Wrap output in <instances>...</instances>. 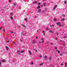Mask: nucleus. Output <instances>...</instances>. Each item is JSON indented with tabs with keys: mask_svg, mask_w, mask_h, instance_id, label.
Returning a JSON list of instances; mask_svg holds the SVG:
<instances>
[{
	"mask_svg": "<svg viewBox=\"0 0 67 67\" xmlns=\"http://www.w3.org/2000/svg\"><path fill=\"white\" fill-rule=\"evenodd\" d=\"M13 43H14V44H15V42H13Z\"/></svg>",
	"mask_w": 67,
	"mask_h": 67,
	"instance_id": "052dcab7",
	"label": "nucleus"
},
{
	"mask_svg": "<svg viewBox=\"0 0 67 67\" xmlns=\"http://www.w3.org/2000/svg\"><path fill=\"white\" fill-rule=\"evenodd\" d=\"M37 1H35L33 2V3H36Z\"/></svg>",
	"mask_w": 67,
	"mask_h": 67,
	"instance_id": "6e6552de",
	"label": "nucleus"
},
{
	"mask_svg": "<svg viewBox=\"0 0 67 67\" xmlns=\"http://www.w3.org/2000/svg\"><path fill=\"white\" fill-rule=\"evenodd\" d=\"M55 49H57V47H55Z\"/></svg>",
	"mask_w": 67,
	"mask_h": 67,
	"instance_id": "f704fd0d",
	"label": "nucleus"
},
{
	"mask_svg": "<svg viewBox=\"0 0 67 67\" xmlns=\"http://www.w3.org/2000/svg\"><path fill=\"white\" fill-rule=\"evenodd\" d=\"M52 26H53V27H54V25H52Z\"/></svg>",
	"mask_w": 67,
	"mask_h": 67,
	"instance_id": "49530a36",
	"label": "nucleus"
},
{
	"mask_svg": "<svg viewBox=\"0 0 67 67\" xmlns=\"http://www.w3.org/2000/svg\"><path fill=\"white\" fill-rule=\"evenodd\" d=\"M29 53L31 55H32V53H31V51H29Z\"/></svg>",
	"mask_w": 67,
	"mask_h": 67,
	"instance_id": "0eeeda50",
	"label": "nucleus"
},
{
	"mask_svg": "<svg viewBox=\"0 0 67 67\" xmlns=\"http://www.w3.org/2000/svg\"><path fill=\"white\" fill-rule=\"evenodd\" d=\"M57 20V19L56 18H54V21H56V20Z\"/></svg>",
	"mask_w": 67,
	"mask_h": 67,
	"instance_id": "4be33fe9",
	"label": "nucleus"
},
{
	"mask_svg": "<svg viewBox=\"0 0 67 67\" xmlns=\"http://www.w3.org/2000/svg\"><path fill=\"white\" fill-rule=\"evenodd\" d=\"M43 5L44 6H46V3H43Z\"/></svg>",
	"mask_w": 67,
	"mask_h": 67,
	"instance_id": "9d476101",
	"label": "nucleus"
},
{
	"mask_svg": "<svg viewBox=\"0 0 67 67\" xmlns=\"http://www.w3.org/2000/svg\"><path fill=\"white\" fill-rule=\"evenodd\" d=\"M9 2H11V0H9Z\"/></svg>",
	"mask_w": 67,
	"mask_h": 67,
	"instance_id": "c03bdc74",
	"label": "nucleus"
},
{
	"mask_svg": "<svg viewBox=\"0 0 67 67\" xmlns=\"http://www.w3.org/2000/svg\"><path fill=\"white\" fill-rule=\"evenodd\" d=\"M32 43H33V44H35V41H33Z\"/></svg>",
	"mask_w": 67,
	"mask_h": 67,
	"instance_id": "ddd939ff",
	"label": "nucleus"
},
{
	"mask_svg": "<svg viewBox=\"0 0 67 67\" xmlns=\"http://www.w3.org/2000/svg\"><path fill=\"white\" fill-rule=\"evenodd\" d=\"M42 32L43 33V35H45V31H42Z\"/></svg>",
	"mask_w": 67,
	"mask_h": 67,
	"instance_id": "20e7f679",
	"label": "nucleus"
},
{
	"mask_svg": "<svg viewBox=\"0 0 67 67\" xmlns=\"http://www.w3.org/2000/svg\"><path fill=\"white\" fill-rule=\"evenodd\" d=\"M43 64H44V63H41V64H39V66H42V65H43Z\"/></svg>",
	"mask_w": 67,
	"mask_h": 67,
	"instance_id": "f8f14e48",
	"label": "nucleus"
},
{
	"mask_svg": "<svg viewBox=\"0 0 67 67\" xmlns=\"http://www.w3.org/2000/svg\"><path fill=\"white\" fill-rule=\"evenodd\" d=\"M46 30H47V31H48V30H49V29L47 27H46Z\"/></svg>",
	"mask_w": 67,
	"mask_h": 67,
	"instance_id": "2f4dec72",
	"label": "nucleus"
},
{
	"mask_svg": "<svg viewBox=\"0 0 67 67\" xmlns=\"http://www.w3.org/2000/svg\"><path fill=\"white\" fill-rule=\"evenodd\" d=\"M59 55H60V56H63V54L61 53V54H59Z\"/></svg>",
	"mask_w": 67,
	"mask_h": 67,
	"instance_id": "aec40b11",
	"label": "nucleus"
},
{
	"mask_svg": "<svg viewBox=\"0 0 67 67\" xmlns=\"http://www.w3.org/2000/svg\"><path fill=\"white\" fill-rule=\"evenodd\" d=\"M65 21V19H63L61 20V21Z\"/></svg>",
	"mask_w": 67,
	"mask_h": 67,
	"instance_id": "5701e85b",
	"label": "nucleus"
},
{
	"mask_svg": "<svg viewBox=\"0 0 67 67\" xmlns=\"http://www.w3.org/2000/svg\"><path fill=\"white\" fill-rule=\"evenodd\" d=\"M1 62H5V60H2Z\"/></svg>",
	"mask_w": 67,
	"mask_h": 67,
	"instance_id": "1a4fd4ad",
	"label": "nucleus"
},
{
	"mask_svg": "<svg viewBox=\"0 0 67 67\" xmlns=\"http://www.w3.org/2000/svg\"><path fill=\"white\" fill-rule=\"evenodd\" d=\"M63 26H64V25H62V27H63Z\"/></svg>",
	"mask_w": 67,
	"mask_h": 67,
	"instance_id": "6e6d98bb",
	"label": "nucleus"
},
{
	"mask_svg": "<svg viewBox=\"0 0 67 67\" xmlns=\"http://www.w3.org/2000/svg\"><path fill=\"white\" fill-rule=\"evenodd\" d=\"M67 37L66 36H65L63 37V38H66Z\"/></svg>",
	"mask_w": 67,
	"mask_h": 67,
	"instance_id": "c85d7f7f",
	"label": "nucleus"
},
{
	"mask_svg": "<svg viewBox=\"0 0 67 67\" xmlns=\"http://www.w3.org/2000/svg\"><path fill=\"white\" fill-rule=\"evenodd\" d=\"M51 44H53V43H52V42H51Z\"/></svg>",
	"mask_w": 67,
	"mask_h": 67,
	"instance_id": "864d4df0",
	"label": "nucleus"
},
{
	"mask_svg": "<svg viewBox=\"0 0 67 67\" xmlns=\"http://www.w3.org/2000/svg\"><path fill=\"white\" fill-rule=\"evenodd\" d=\"M38 42H39V43H42V41L41 42V41H39Z\"/></svg>",
	"mask_w": 67,
	"mask_h": 67,
	"instance_id": "cd10ccee",
	"label": "nucleus"
},
{
	"mask_svg": "<svg viewBox=\"0 0 67 67\" xmlns=\"http://www.w3.org/2000/svg\"><path fill=\"white\" fill-rule=\"evenodd\" d=\"M31 64H32V65H33V64H34V63H33V62H31Z\"/></svg>",
	"mask_w": 67,
	"mask_h": 67,
	"instance_id": "b1692460",
	"label": "nucleus"
},
{
	"mask_svg": "<svg viewBox=\"0 0 67 67\" xmlns=\"http://www.w3.org/2000/svg\"><path fill=\"white\" fill-rule=\"evenodd\" d=\"M65 16V15H63V17H64Z\"/></svg>",
	"mask_w": 67,
	"mask_h": 67,
	"instance_id": "09e8293b",
	"label": "nucleus"
},
{
	"mask_svg": "<svg viewBox=\"0 0 67 67\" xmlns=\"http://www.w3.org/2000/svg\"><path fill=\"white\" fill-rule=\"evenodd\" d=\"M14 5H16V4L15 3H14Z\"/></svg>",
	"mask_w": 67,
	"mask_h": 67,
	"instance_id": "a19ab883",
	"label": "nucleus"
},
{
	"mask_svg": "<svg viewBox=\"0 0 67 67\" xmlns=\"http://www.w3.org/2000/svg\"><path fill=\"white\" fill-rule=\"evenodd\" d=\"M59 34L57 33V35H58Z\"/></svg>",
	"mask_w": 67,
	"mask_h": 67,
	"instance_id": "3c124183",
	"label": "nucleus"
},
{
	"mask_svg": "<svg viewBox=\"0 0 67 67\" xmlns=\"http://www.w3.org/2000/svg\"><path fill=\"white\" fill-rule=\"evenodd\" d=\"M56 24H57V25H60V23L59 22H58Z\"/></svg>",
	"mask_w": 67,
	"mask_h": 67,
	"instance_id": "7ed1b4c3",
	"label": "nucleus"
},
{
	"mask_svg": "<svg viewBox=\"0 0 67 67\" xmlns=\"http://www.w3.org/2000/svg\"><path fill=\"white\" fill-rule=\"evenodd\" d=\"M41 41H42V43H44V38H41Z\"/></svg>",
	"mask_w": 67,
	"mask_h": 67,
	"instance_id": "f257e3e1",
	"label": "nucleus"
},
{
	"mask_svg": "<svg viewBox=\"0 0 67 67\" xmlns=\"http://www.w3.org/2000/svg\"><path fill=\"white\" fill-rule=\"evenodd\" d=\"M50 26H51V27H52V26L51 25H50Z\"/></svg>",
	"mask_w": 67,
	"mask_h": 67,
	"instance_id": "680f3d73",
	"label": "nucleus"
},
{
	"mask_svg": "<svg viewBox=\"0 0 67 67\" xmlns=\"http://www.w3.org/2000/svg\"><path fill=\"white\" fill-rule=\"evenodd\" d=\"M55 40H57V37H55Z\"/></svg>",
	"mask_w": 67,
	"mask_h": 67,
	"instance_id": "7c9ffc66",
	"label": "nucleus"
},
{
	"mask_svg": "<svg viewBox=\"0 0 67 67\" xmlns=\"http://www.w3.org/2000/svg\"><path fill=\"white\" fill-rule=\"evenodd\" d=\"M10 19H11L12 20H13V17H12V16H10Z\"/></svg>",
	"mask_w": 67,
	"mask_h": 67,
	"instance_id": "a211bd4d",
	"label": "nucleus"
},
{
	"mask_svg": "<svg viewBox=\"0 0 67 67\" xmlns=\"http://www.w3.org/2000/svg\"><path fill=\"white\" fill-rule=\"evenodd\" d=\"M12 33H13V32H12Z\"/></svg>",
	"mask_w": 67,
	"mask_h": 67,
	"instance_id": "0e129e2a",
	"label": "nucleus"
},
{
	"mask_svg": "<svg viewBox=\"0 0 67 67\" xmlns=\"http://www.w3.org/2000/svg\"><path fill=\"white\" fill-rule=\"evenodd\" d=\"M2 27H0V30H1Z\"/></svg>",
	"mask_w": 67,
	"mask_h": 67,
	"instance_id": "473e14b6",
	"label": "nucleus"
},
{
	"mask_svg": "<svg viewBox=\"0 0 67 67\" xmlns=\"http://www.w3.org/2000/svg\"><path fill=\"white\" fill-rule=\"evenodd\" d=\"M20 41H21V40H20Z\"/></svg>",
	"mask_w": 67,
	"mask_h": 67,
	"instance_id": "338daca9",
	"label": "nucleus"
},
{
	"mask_svg": "<svg viewBox=\"0 0 67 67\" xmlns=\"http://www.w3.org/2000/svg\"><path fill=\"white\" fill-rule=\"evenodd\" d=\"M53 67H54V66H53Z\"/></svg>",
	"mask_w": 67,
	"mask_h": 67,
	"instance_id": "69168bd1",
	"label": "nucleus"
},
{
	"mask_svg": "<svg viewBox=\"0 0 67 67\" xmlns=\"http://www.w3.org/2000/svg\"><path fill=\"white\" fill-rule=\"evenodd\" d=\"M57 5H55V7H54V8H55V9H56V7H57Z\"/></svg>",
	"mask_w": 67,
	"mask_h": 67,
	"instance_id": "a878e982",
	"label": "nucleus"
},
{
	"mask_svg": "<svg viewBox=\"0 0 67 67\" xmlns=\"http://www.w3.org/2000/svg\"><path fill=\"white\" fill-rule=\"evenodd\" d=\"M49 31L50 33H52L53 32V31L52 30H50Z\"/></svg>",
	"mask_w": 67,
	"mask_h": 67,
	"instance_id": "c756f323",
	"label": "nucleus"
},
{
	"mask_svg": "<svg viewBox=\"0 0 67 67\" xmlns=\"http://www.w3.org/2000/svg\"><path fill=\"white\" fill-rule=\"evenodd\" d=\"M40 8V6H38L37 7V9H39V8Z\"/></svg>",
	"mask_w": 67,
	"mask_h": 67,
	"instance_id": "4468645a",
	"label": "nucleus"
},
{
	"mask_svg": "<svg viewBox=\"0 0 67 67\" xmlns=\"http://www.w3.org/2000/svg\"><path fill=\"white\" fill-rule=\"evenodd\" d=\"M65 67H67V64L66 63V62L65 63Z\"/></svg>",
	"mask_w": 67,
	"mask_h": 67,
	"instance_id": "f3484780",
	"label": "nucleus"
},
{
	"mask_svg": "<svg viewBox=\"0 0 67 67\" xmlns=\"http://www.w3.org/2000/svg\"><path fill=\"white\" fill-rule=\"evenodd\" d=\"M37 50H35V52H37Z\"/></svg>",
	"mask_w": 67,
	"mask_h": 67,
	"instance_id": "13d9d810",
	"label": "nucleus"
},
{
	"mask_svg": "<svg viewBox=\"0 0 67 67\" xmlns=\"http://www.w3.org/2000/svg\"><path fill=\"white\" fill-rule=\"evenodd\" d=\"M35 18H36V16H35Z\"/></svg>",
	"mask_w": 67,
	"mask_h": 67,
	"instance_id": "de8ad7c7",
	"label": "nucleus"
},
{
	"mask_svg": "<svg viewBox=\"0 0 67 67\" xmlns=\"http://www.w3.org/2000/svg\"><path fill=\"white\" fill-rule=\"evenodd\" d=\"M59 25V27H60V26H61V25H60H60Z\"/></svg>",
	"mask_w": 67,
	"mask_h": 67,
	"instance_id": "79ce46f5",
	"label": "nucleus"
},
{
	"mask_svg": "<svg viewBox=\"0 0 67 67\" xmlns=\"http://www.w3.org/2000/svg\"><path fill=\"white\" fill-rule=\"evenodd\" d=\"M1 65V62H0V67Z\"/></svg>",
	"mask_w": 67,
	"mask_h": 67,
	"instance_id": "c9c22d12",
	"label": "nucleus"
},
{
	"mask_svg": "<svg viewBox=\"0 0 67 67\" xmlns=\"http://www.w3.org/2000/svg\"><path fill=\"white\" fill-rule=\"evenodd\" d=\"M40 4H41V3L40 2L38 3V5H40Z\"/></svg>",
	"mask_w": 67,
	"mask_h": 67,
	"instance_id": "72a5a7b5",
	"label": "nucleus"
},
{
	"mask_svg": "<svg viewBox=\"0 0 67 67\" xmlns=\"http://www.w3.org/2000/svg\"><path fill=\"white\" fill-rule=\"evenodd\" d=\"M44 58L45 60L47 59V56H45L44 57Z\"/></svg>",
	"mask_w": 67,
	"mask_h": 67,
	"instance_id": "9b49d317",
	"label": "nucleus"
},
{
	"mask_svg": "<svg viewBox=\"0 0 67 67\" xmlns=\"http://www.w3.org/2000/svg\"><path fill=\"white\" fill-rule=\"evenodd\" d=\"M45 10H46V8L45 9Z\"/></svg>",
	"mask_w": 67,
	"mask_h": 67,
	"instance_id": "e2e57ef3",
	"label": "nucleus"
},
{
	"mask_svg": "<svg viewBox=\"0 0 67 67\" xmlns=\"http://www.w3.org/2000/svg\"><path fill=\"white\" fill-rule=\"evenodd\" d=\"M9 41H7V43H9Z\"/></svg>",
	"mask_w": 67,
	"mask_h": 67,
	"instance_id": "ea45409f",
	"label": "nucleus"
},
{
	"mask_svg": "<svg viewBox=\"0 0 67 67\" xmlns=\"http://www.w3.org/2000/svg\"><path fill=\"white\" fill-rule=\"evenodd\" d=\"M55 9H56L55 8H53V10H55Z\"/></svg>",
	"mask_w": 67,
	"mask_h": 67,
	"instance_id": "37998d69",
	"label": "nucleus"
},
{
	"mask_svg": "<svg viewBox=\"0 0 67 67\" xmlns=\"http://www.w3.org/2000/svg\"><path fill=\"white\" fill-rule=\"evenodd\" d=\"M24 51H21V53H24Z\"/></svg>",
	"mask_w": 67,
	"mask_h": 67,
	"instance_id": "412c9836",
	"label": "nucleus"
},
{
	"mask_svg": "<svg viewBox=\"0 0 67 67\" xmlns=\"http://www.w3.org/2000/svg\"><path fill=\"white\" fill-rule=\"evenodd\" d=\"M61 66H63V64H61Z\"/></svg>",
	"mask_w": 67,
	"mask_h": 67,
	"instance_id": "a18cd8bd",
	"label": "nucleus"
},
{
	"mask_svg": "<svg viewBox=\"0 0 67 67\" xmlns=\"http://www.w3.org/2000/svg\"><path fill=\"white\" fill-rule=\"evenodd\" d=\"M60 42H62L63 41L62 40H60Z\"/></svg>",
	"mask_w": 67,
	"mask_h": 67,
	"instance_id": "5fc2aeb1",
	"label": "nucleus"
},
{
	"mask_svg": "<svg viewBox=\"0 0 67 67\" xmlns=\"http://www.w3.org/2000/svg\"><path fill=\"white\" fill-rule=\"evenodd\" d=\"M21 25L22 26H23V27H26L25 25H23L21 24Z\"/></svg>",
	"mask_w": 67,
	"mask_h": 67,
	"instance_id": "2eb2a0df",
	"label": "nucleus"
},
{
	"mask_svg": "<svg viewBox=\"0 0 67 67\" xmlns=\"http://www.w3.org/2000/svg\"><path fill=\"white\" fill-rule=\"evenodd\" d=\"M3 32H5V29H3Z\"/></svg>",
	"mask_w": 67,
	"mask_h": 67,
	"instance_id": "58836bf2",
	"label": "nucleus"
},
{
	"mask_svg": "<svg viewBox=\"0 0 67 67\" xmlns=\"http://www.w3.org/2000/svg\"><path fill=\"white\" fill-rule=\"evenodd\" d=\"M36 38H37V39L38 38L37 37H36Z\"/></svg>",
	"mask_w": 67,
	"mask_h": 67,
	"instance_id": "8fccbe9b",
	"label": "nucleus"
},
{
	"mask_svg": "<svg viewBox=\"0 0 67 67\" xmlns=\"http://www.w3.org/2000/svg\"><path fill=\"white\" fill-rule=\"evenodd\" d=\"M42 57V55H40L39 57L40 58H41V57Z\"/></svg>",
	"mask_w": 67,
	"mask_h": 67,
	"instance_id": "393cba45",
	"label": "nucleus"
},
{
	"mask_svg": "<svg viewBox=\"0 0 67 67\" xmlns=\"http://www.w3.org/2000/svg\"><path fill=\"white\" fill-rule=\"evenodd\" d=\"M37 32H38V30H37Z\"/></svg>",
	"mask_w": 67,
	"mask_h": 67,
	"instance_id": "bf43d9fd",
	"label": "nucleus"
},
{
	"mask_svg": "<svg viewBox=\"0 0 67 67\" xmlns=\"http://www.w3.org/2000/svg\"><path fill=\"white\" fill-rule=\"evenodd\" d=\"M13 13H11L10 14V15H11V16L13 15Z\"/></svg>",
	"mask_w": 67,
	"mask_h": 67,
	"instance_id": "6ab92c4d",
	"label": "nucleus"
},
{
	"mask_svg": "<svg viewBox=\"0 0 67 67\" xmlns=\"http://www.w3.org/2000/svg\"><path fill=\"white\" fill-rule=\"evenodd\" d=\"M41 9H40L39 10H38V13H40V12H41Z\"/></svg>",
	"mask_w": 67,
	"mask_h": 67,
	"instance_id": "423d86ee",
	"label": "nucleus"
},
{
	"mask_svg": "<svg viewBox=\"0 0 67 67\" xmlns=\"http://www.w3.org/2000/svg\"><path fill=\"white\" fill-rule=\"evenodd\" d=\"M22 35L24 36V34H23Z\"/></svg>",
	"mask_w": 67,
	"mask_h": 67,
	"instance_id": "4d7b16f0",
	"label": "nucleus"
},
{
	"mask_svg": "<svg viewBox=\"0 0 67 67\" xmlns=\"http://www.w3.org/2000/svg\"><path fill=\"white\" fill-rule=\"evenodd\" d=\"M25 21H27V19H25Z\"/></svg>",
	"mask_w": 67,
	"mask_h": 67,
	"instance_id": "e433bc0d",
	"label": "nucleus"
},
{
	"mask_svg": "<svg viewBox=\"0 0 67 67\" xmlns=\"http://www.w3.org/2000/svg\"><path fill=\"white\" fill-rule=\"evenodd\" d=\"M5 48L6 49L7 51H8V50L9 49V48L8 47L6 46L5 47Z\"/></svg>",
	"mask_w": 67,
	"mask_h": 67,
	"instance_id": "39448f33",
	"label": "nucleus"
},
{
	"mask_svg": "<svg viewBox=\"0 0 67 67\" xmlns=\"http://www.w3.org/2000/svg\"><path fill=\"white\" fill-rule=\"evenodd\" d=\"M47 43H48V42H47Z\"/></svg>",
	"mask_w": 67,
	"mask_h": 67,
	"instance_id": "774afa93",
	"label": "nucleus"
},
{
	"mask_svg": "<svg viewBox=\"0 0 67 67\" xmlns=\"http://www.w3.org/2000/svg\"><path fill=\"white\" fill-rule=\"evenodd\" d=\"M49 60H51V58H52V57H49Z\"/></svg>",
	"mask_w": 67,
	"mask_h": 67,
	"instance_id": "bb28decb",
	"label": "nucleus"
},
{
	"mask_svg": "<svg viewBox=\"0 0 67 67\" xmlns=\"http://www.w3.org/2000/svg\"><path fill=\"white\" fill-rule=\"evenodd\" d=\"M64 3L65 4H67V2H66V1H64Z\"/></svg>",
	"mask_w": 67,
	"mask_h": 67,
	"instance_id": "dca6fc26",
	"label": "nucleus"
},
{
	"mask_svg": "<svg viewBox=\"0 0 67 67\" xmlns=\"http://www.w3.org/2000/svg\"><path fill=\"white\" fill-rule=\"evenodd\" d=\"M20 51H18L17 52V54L18 55H19L20 54Z\"/></svg>",
	"mask_w": 67,
	"mask_h": 67,
	"instance_id": "f03ea898",
	"label": "nucleus"
},
{
	"mask_svg": "<svg viewBox=\"0 0 67 67\" xmlns=\"http://www.w3.org/2000/svg\"><path fill=\"white\" fill-rule=\"evenodd\" d=\"M63 45H65V44L64 43H63Z\"/></svg>",
	"mask_w": 67,
	"mask_h": 67,
	"instance_id": "603ef678",
	"label": "nucleus"
},
{
	"mask_svg": "<svg viewBox=\"0 0 67 67\" xmlns=\"http://www.w3.org/2000/svg\"><path fill=\"white\" fill-rule=\"evenodd\" d=\"M58 53H60V51H58Z\"/></svg>",
	"mask_w": 67,
	"mask_h": 67,
	"instance_id": "4c0bfd02",
	"label": "nucleus"
}]
</instances>
